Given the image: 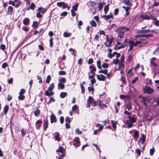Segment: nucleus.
Wrapping results in <instances>:
<instances>
[{"mask_svg":"<svg viewBox=\"0 0 159 159\" xmlns=\"http://www.w3.org/2000/svg\"><path fill=\"white\" fill-rule=\"evenodd\" d=\"M129 30V28L126 26H121L118 28L115 31L118 34V36L121 38L124 37V33Z\"/></svg>","mask_w":159,"mask_h":159,"instance_id":"nucleus-1","label":"nucleus"},{"mask_svg":"<svg viewBox=\"0 0 159 159\" xmlns=\"http://www.w3.org/2000/svg\"><path fill=\"white\" fill-rule=\"evenodd\" d=\"M148 84V83H147L143 87V92L144 93L151 94L154 92V90L152 89L147 85Z\"/></svg>","mask_w":159,"mask_h":159,"instance_id":"nucleus-2","label":"nucleus"},{"mask_svg":"<svg viewBox=\"0 0 159 159\" xmlns=\"http://www.w3.org/2000/svg\"><path fill=\"white\" fill-rule=\"evenodd\" d=\"M135 45H137L138 44L140 43H142V44H140L139 47H141L143 46V44H145L147 43H148L147 41H146L145 38L143 37V36L140 37L139 40V41H136L135 42Z\"/></svg>","mask_w":159,"mask_h":159,"instance_id":"nucleus-3","label":"nucleus"},{"mask_svg":"<svg viewBox=\"0 0 159 159\" xmlns=\"http://www.w3.org/2000/svg\"><path fill=\"white\" fill-rule=\"evenodd\" d=\"M38 12L36 14V16L38 18H40L42 17L41 13L44 14L46 11L45 8H43L42 7H39L38 9Z\"/></svg>","mask_w":159,"mask_h":159,"instance_id":"nucleus-4","label":"nucleus"},{"mask_svg":"<svg viewBox=\"0 0 159 159\" xmlns=\"http://www.w3.org/2000/svg\"><path fill=\"white\" fill-rule=\"evenodd\" d=\"M129 45L130 46L128 51H131L134 48V46H136L137 45H135V43L134 40H130L128 41Z\"/></svg>","mask_w":159,"mask_h":159,"instance_id":"nucleus-5","label":"nucleus"},{"mask_svg":"<svg viewBox=\"0 0 159 159\" xmlns=\"http://www.w3.org/2000/svg\"><path fill=\"white\" fill-rule=\"evenodd\" d=\"M74 143L73 145L76 147H78L80 146V142L78 138H75L73 140Z\"/></svg>","mask_w":159,"mask_h":159,"instance_id":"nucleus-6","label":"nucleus"},{"mask_svg":"<svg viewBox=\"0 0 159 159\" xmlns=\"http://www.w3.org/2000/svg\"><path fill=\"white\" fill-rule=\"evenodd\" d=\"M97 76L98 79L99 81H104L106 79L105 76L102 74L97 75Z\"/></svg>","mask_w":159,"mask_h":159,"instance_id":"nucleus-7","label":"nucleus"},{"mask_svg":"<svg viewBox=\"0 0 159 159\" xmlns=\"http://www.w3.org/2000/svg\"><path fill=\"white\" fill-rule=\"evenodd\" d=\"M54 94V93L53 92L48 89L46 91L45 93V95L48 97L51 96L53 95Z\"/></svg>","mask_w":159,"mask_h":159,"instance_id":"nucleus-8","label":"nucleus"},{"mask_svg":"<svg viewBox=\"0 0 159 159\" xmlns=\"http://www.w3.org/2000/svg\"><path fill=\"white\" fill-rule=\"evenodd\" d=\"M145 139L146 136L144 134H142L141 135V137L140 138L138 142H141V143L142 144H143L145 142Z\"/></svg>","mask_w":159,"mask_h":159,"instance_id":"nucleus-9","label":"nucleus"},{"mask_svg":"<svg viewBox=\"0 0 159 159\" xmlns=\"http://www.w3.org/2000/svg\"><path fill=\"white\" fill-rule=\"evenodd\" d=\"M113 16L112 15V13L111 12L108 15H104L102 16V17L104 18L106 20H108L111 18H112Z\"/></svg>","mask_w":159,"mask_h":159,"instance_id":"nucleus-10","label":"nucleus"},{"mask_svg":"<svg viewBox=\"0 0 159 159\" xmlns=\"http://www.w3.org/2000/svg\"><path fill=\"white\" fill-rule=\"evenodd\" d=\"M13 7L10 6L7 8V15H11L13 12Z\"/></svg>","mask_w":159,"mask_h":159,"instance_id":"nucleus-11","label":"nucleus"},{"mask_svg":"<svg viewBox=\"0 0 159 159\" xmlns=\"http://www.w3.org/2000/svg\"><path fill=\"white\" fill-rule=\"evenodd\" d=\"M51 123H52L54 122H56L57 120L55 116L53 114H52L50 118Z\"/></svg>","mask_w":159,"mask_h":159,"instance_id":"nucleus-12","label":"nucleus"},{"mask_svg":"<svg viewBox=\"0 0 159 159\" xmlns=\"http://www.w3.org/2000/svg\"><path fill=\"white\" fill-rule=\"evenodd\" d=\"M42 122L40 120H38L36 123V126L37 128L38 129L41 127Z\"/></svg>","mask_w":159,"mask_h":159,"instance_id":"nucleus-13","label":"nucleus"},{"mask_svg":"<svg viewBox=\"0 0 159 159\" xmlns=\"http://www.w3.org/2000/svg\"><path fill=\"white\" fill-rule=\"evenodd\" d=\"M55 140L58 141H60V139L59 138L60 134L58 132H56L55 133Z\"/></svg>","mask_w":159,"mask_h":159,"instance_id":"nucleus-14","label":"nucleus"},{"mask_svg":"<svg viewBox=\"0 0 159 159\" xmlns=\"http://www.w3.org/2000/svg\"><path fill=\"white\" fill-rule=\"evenodd\" d=\"M154 71L155 73L158 74L159 72V66L157 64L154 66Z\"/></svg>","mask_w":159,"mask_h":159,"instance_id":"nucleus-15","label":"nucleus"},{"mask_svg":"<svg viewBox=\"0 0 159 159\" xmlns=\"http://www.w3.org/2000/svg\"><path fill=\"white\" fill-rule=\"evenodd\" d=\"M128 118L129 119V120L131 123H133L136 121V119H135L134 117H131L130 116H129Z\"/></svg>","mask_w":159,"mask_h":159,"instance_id":"nucleus-16","label":"nucleus"},{"mask_svg":"<svg viewBox=\"0 0 159 159\" xmlns=\"http://www.w3.org/2000/svg\"><path fill=\"white\" fill-rule=\"evenodd\" d=\"M89 68L91 69L90 71L91 73H94V72L96 70V68L93 66H89Z\"/></svg>","mask_w":159,"mask_h":159,"instance_id":"nucleus-17","label":"nucleus"},{"mask_svg":"<svg viewBox=\"0 0 159 159\" xmlns=\"http://www.w3.org/2000/svg\"><path fill=\"white\" fill-rule=\"evenodd\" d=\"M23 23L25 25H28L29 23V19L27 18H25L23 20Z\"/></svg>","mask_w":159,"mask_h":159,"instance_id":"nucleus-18","label":"nucleus"},{"mask_svg":"<svg viewBox=\"0 0 159 159\" xmlns=\"http://www.w3.org/2000/svg\"><path fill=\"white\" fill-rule=\"evenodd\" d=\"M71 33L69 32H65L63 34V36L65 38L70 37L71 35Z\"/></svg>","mask_w":159,"mask_h":159,"instance_id":"nucleus-19","label":"nucleus"},{"mask_svg":"<svg viewBox=\"0 0 159 159\" xmlns=\"http://www.w3.org/2000/svg\"><path fill=\"white\" fill-rule=\"evenodd\" d=\"M124 2L127 6L131 7L132 6V4L130 2V0H124Z\"/></svg>","mask_w":159,"mask_h":159,"instance_id":"nucleus-20","label":"nucleus"},{"mask_svg":"<svg viewBox=\"0 0 159 159\" xmlns=\"http://www.w3.org/2000/svg\"><path fill=\"white\" fill-rule=\"evenodd\" d=\"M43 125L44 130H46L48 127V125L47 121L45 120L44 121Z\"/></svg>","mask_w":159,"mask_h":159,"instance_id":"nucleus-21","label":"nucleus"},{"mask_svg":"<svg viewBox=\"0 0 159 159\" xmlns=\"http://www.w3.org/2000/svg\"><path fill=\"white\" fill-rule=\"evenodd\" d=\"M142 36L144 38V37L146 38H145L146 41H147V39L149 38L150 37H152L153 36V35L152 34H144Z\"/></svg>","mask_w":159,"mask_h":159,"instance_id":"nucleus-22","label":"nucleus"},{"mask_svg":"<svg viewBox=\"0 0 159 159\" xmlns=\"http://www.w3.org/2000/svg\"><path fill=\"white\" fill-rule=\"evenodd\" d=\"M67 93L66 92H62L60 94V96L61 98H64L67 96Z\"/></svg>","mask_w":159,"mask_h":159,"instance_id":"nucleus-23","label":"nucleus"},{"mask_svg":"<svg viewBox=\"0 0 159 159\" xmlns=\"http://www.w3.org/2000/svg\"><path fill=\"white\" fill-rule=\"evenodd\" d=\"M112 42V40H110L108 42V44H107V42H106L104 44L105 45V46L106 47H110L111 46Z\"/></svg>","mask_w":159,"mask_h":159,"instance_id":"nucleus-24","label":"nucleus"},{"mask_svg":"<svg viewBox=\"0 0 159 159\" xmlns=\"http://www.w3.org/2000/svg\"><path fill=\"white\" fill-rule=\"evenodd\" d=\"M94 99L91 96H89L88 99L87 100V102H89L90 103H92L93 102Z\"/></svg>","mask_w":159,"mask_h":159,"instance_id":"nucleus-25","label":"nucleus"},{"mask_svg":"<svg viewBox=\"0 0 159 159\" xmlns=\"http://www.w3.org/2000/svg\"><path fill=\"white\" fill-rule=\"evenodd\" d=\"M90 24L92 26L94 27H96L97 26V24L94 20H92L89 22Z\"/></svg>","mask_w":159,"mask_h":159,"instance_id":"nucleus-26","label":"nucleus"},{"mask_svg":"<svg viewBox=\"0 0 159 159\" xmlns=\"http://www.w3.org/2000/svg\"><path fill=\"white\" fill-rule=\"evenodd\" d=\"M79 5V3H77L75 5H74L72 7V9L73 10H74L75 11H76L77 10V9L78 7V6Z\"/></svg>","mask_w":159,"mask_h":159,"instance_id":"nucleus-27","label":"nucleus"},{"mask_svg":"<svg viewBox=\"0 0 159 159\" xmlns=\"http://www.w3.org/2000/svg\"><path fill=\"white\" fill-rule=\"evenodd\" d=\"M9 107L8 105H6L4 108L3 111L4 114H6L8 110Z\"/></svg>","mask_w":159,"mask_h":159,"instance_id":"nucleus-28","label":"nucleus"},{"mask_svg":"<svg viewBox=\"0 0 159 159\" xmlns=\"http://www.w3.org/2000/svg\"><path fill=\"white\" fill-rule=\"evenodd\" d=\"M54 85L53 83L51 84L50 85L49 87L48 88V89L52 91L53 89H54Z\"/></svg>","mask_w":159,"mask_h":159,"instance_id":"nucleus-29","label":"nucleus"},{"mask_svg":"<svg viewBox=\"0 0 159 159\" xmlns=\"http://www.w3.org/2000/svg\"><path fill=\"white\" fill-rule=\"evenodd\" d=\"M108 5H106L104 7V11L105 15L107 14L108 11L109 10Z\"/></svg>","mask_w":159,"mask_h":159,"instance_id":"nucleus-30","label":"nucleus"},{"mask_svg":"<svg viewBox=\"0 0 159 159\" xmlns=\"http://www.w3.org/2000/svg\"><path fill=\"white\" fill-rule=\"evenodd\" d=\"M128 110L129 111L132 108V105L131 103H128L127 104L126 107Z\"/></svg>","mask_w":159,"mask_h":159,"instance_id":"nucleus-31","label":"nucleus"},{"mask_svg":"<svg viewBox=\"0 0 159 159\" xmlns=\"http://www.w3.org/2000/svg\"><path fill=\"white\" fill-rule=\"evenodd\" d=\"M155 21L153 22L154 24L157 26H159V20H157L156 18L154 19Z\"/></svg>","mask_w":159,"mask_h":159,"instance_id":"nucleus-32","label":"nucleus"},{"mask_svg":"<svg viewBox=\"0 0 159 159\" xmlns=\"http://www.w3.org/2000/svg\"><path fill=\"white\" fill-rule=\"evenodd\" d=\"M116 54H117V52H114L112 54L109 53L108 54V57L109 58H111L116 55Z\"/></svg>","mask_w":159,"mask_h":159,"instance_id":"nucleus-33","label":"nucleus"},{"mask_svg":"<svg viewBox=\"0 0 159 159\" xmlns=\"http://www.w3.org/2000/svg\"><path fill=\"white\" fill-rule=\"evenodd\" d=\"M35 7V4L34 3H31L30 5V8L32 10H34Z\"/></svg>","mask_w":159,"mask_h":159,"instance_id":"nucleus-34","label":"nucleus"},{"mask_svg":"<svg viewBox=\"0 0 159 159\" xmlns=\"http://www.w3.org/2000/svg\"><path fill=\"white\" fill-rule=\"evenodd\" d=\"M19 96L18 97V98L19 100H23L25 99V96L23 95L19 94Z\"/></svg>","mask_w":159,"mask_h":159,"instance_id":"nucleus-35","label":"nucleus"},{"mask_svg":"<svg viewBox=\"0 0 159 159\" xmlns=\"http://www.w3.org/2000/svg\"><path fill=\"white\" fill-rule=\"evenodd\" d=\"M111 122L113 128L115 129L116 127V121H114L113 120H112L111 121Z\"/></svg>","mask_w":159,"mask_h":159,"instance_id":"nucleus-36","label":"nucleus"},{"mask_svg":"<svg viewBox=\"0 0 159 159\" xmlns=\"http://www.w3.org/2000/svg\"><path fill=\"white\" fill-rule=\"evenodd\" d=\"M40 111L38 109H37L34 112V114L36 116H37L39 115L40 114Z\"/></svg>","mask_w":159,"mask_h":159,"instance_id":"nucleus-37","label":"nucleus"},{"mask_svg":"<svg viewBox=\"0 0 159 159\" xmlns=\"http://www.w3.org/2000/svg\"><path fill=\"white\" fill-rule=\"evenodd\" d=\"M150 65L151 66H154L157 64V63H155L154 61L152 59H150Z\"/></svg>","mask_w":159,"mask_h":159,"instance_id":"nucleus-38","label":"nucleus"},{"mask_svg":"<svg viewBox=\"0 0 159 159\" xmlns=\"http://www.w3.org/2000/svg\"><path fill=\"white\" fill-rule=\"evenodd\" d=\"M80 87L81 88V93L83 94L85 92V88L82 84H80Z\"/></svg>","mask_w":159,"mask_h":159,"instance_id":"nucleus-39","label":"nucleus"},{"mask_svg":"<svg viewBox=\"0 0 159 159\" xmlns=\"http://www.w3.org/2000/svg\"><path fill=\"white\" fill-rule=\"evenodd\" d=\"M97 66L99 69H101V62L100 60L98 61L97 62Z\"/></svg>","mask_w":159,"mask_h":159,"instance_id":"nucleus-40","label":"nucleus"},{"mask_svg":"<svg viewBox=\"0 0 159 159\" xmlns=\"http://www.w3.org/2000/svg\"><path fill=\"white\" fill-rule=\"evenodd\" d=\"M126 46V45L125 44V43H122V44L120 46H118L117 47H116L117 48V49H119L121 48H124V47H125Z\"/></svg>","mask_w":159,"mask_h":159,"instance_id":"nucleus-41","label":"nucleus"},{"mask_svg":"<svg viewBox=\"0 0 159 159\" xmlns=\"http://www.w3.org/2000/svg\"><path fill=\"white\" fill-rule=\"evenodd\" d=\"M119 62V60L118 59H114L112 63L116 65Z\"/></svg>","mask_w":159,"mask_h":159,"instance_id":"nucleus-42","label":"nucleus"},{"mask_svg":"<svg viewBox=\"0 0 159 159\" xmlns=\"http://www.w3.org/2000/svg\"><path fill=\"white\" fill-rule=\"evenodd\" d=\"M78 109V107L77 105H74L72 108V110L73 111H76Z\"/></svg>","mask_w":159,"mask_h":159,"instance_id":"nucleus-43","label":"nucleus"},{"mask_svg":"<svg viewBox=\"0 0 159 159\" xmlns=\"http://www.w3.org/2000/svg\"><path fill=\"white\" fill-rule=\"evenodd\" d=\"M51 79V77L50 75H48L47 76V79L46 80V82L49 84Z\"/></svg>","mask_w":159,"mask_h":159,"instance_id":"nucleus-44","label":"nucleus"},{"mask_svg":"<svg viewBox=\"0 0 159 159\" xmlns=\"http://www.w3.org/2000/svg\"><path fill=\"white\" fill-rule=\"evenodd\" d=\"M139 132L137 130H134V136L135 138H137L139 136Z\"/></svg>","mask_w":159,"mask_h":159,"instance_id":"nucleus-45","label":"nucleus"},{"mask_svg":"<svg viewBox=\"0 0 159 159\" xmlns=\"http://www.w3.org/2000/svg\"><path fill=\"white\" fill-rule=\"evenodd\" d=\"M65 87V85L64 84L61 83H59L58 84V87L60 88L61 89H63Z\"/></svg>","mask_w":159,"mask_h":159,"instance_id":"nucleus-46","label":"nucleus"},{"mask_svg":"<svg viewBox=\"0 0 159 159\" xmlns=\"http://www.w3.org/2000/svg\"><path fill=\"white\" fill-rule=\"evenodd\" d=\"M102 66L103 68H107L108 67L109 65L106 63H103L102 65Z\"/></svg>","mask_w":159,"mask_h":159,"instance_id":"nucleus-47","label":"nucleus"},{"mask_svg":"<svg viewBox=\"0 0 159 159\" xmlns=\"http://www.w3.org/2000/svg\"><path fill=\"white\" fill-rule=\"evenodd\" d=\"M26 132V130H25L24 129H22L21 130V135L23 137L24 136Z\"/></svg>","mask_w":159,"mask_h":159,"instance_id":"nucleus-48","label":"nucleus"},{"mask_svg":"<svg viewBox=\"0 0 159 159\" xmlns=\"http://www.w3.org/2000/svg\"><path fill=\"white\" fill-rule=\"evenodd\" d=\"M99 128L98 129V130H102L103 129V126L102 125L100 124H97L96 125V126H99Z\"/></svg>","mask_w":159,"mask_h":159,"instance_id":"nucleus-49","label":"nucleus"},{"mask_svg":"<svg viewBox=\"0 0 159 159\" xmlns=\"http://www.w3.org/2000/svg\"><path fill=\"white\" fill-rule=\"evenodd\" d=\"M65 121L66 122V123H70L71 122L70 118L69 117H67L66 118Z\"/></svg>","mask_w":159,"mask_h":159,"instance_id":"nucleus-50","label":"nucleus"},{"mask_svg":"<svg viewBox=\"0 0 159 159\" xmlns=\"http://www.w3.org/2000/svg\"><path fill=\"white\" fill-rule=\"evenodd\" d=\"M153 33L158 34L159 33V29H154L152 31Z\"/></svg>","mask_w":159,"mask_h":159,"instance_id":"nucleus-51","label":"nucleus"},{"mask_svg":"<svg viewBox=\"0 0 159 159\" xmlns=\"http://www.w3.org/2000/svg\"><path fill=\"white\" fill-rule=\"evenodd\" d=\"M64 4V2H58L57 3V5L59 7H61L62 6L63 4Z\"/></svg>","mask_w":159,"mask_h":159,"instance_id":"nucleus-52","label":"nucleus"},{"mask_svg":"<svg viewBox=\"0 0 159 159\" xmlns=\"http://www.w3.org/2000/svg\"><path fill=\"white\" fill-rule=\"evenodd\" d=\"M139 79V78L138 76L135 77L134 78L133 80L132 81V84L135 83Z\"/></svg>","mask_w":159,"mask_h":159,"instance_id":"nucleus-53","label":"nucleus"},{"mask_svg":"<svg viewBox=\"0 0 159 159\" xmlns=\"http://www.w3.org/2000/svg\"><path fill=\"white\" fill-rule=\"evenodd\" d=\"M109 121L108 119H107L104 121H102V122L103 123L104 125H106L108 123Z\"/></svg>","mask_w":159,"mask_h":159,"instance_id":"nucleus-54","label":"nucleus"},{"mask_svg":"<svg viewBox=\"0 0 159 159\" xmlns=\"http://www.w3.org/2000/svg\"><path fill=\"white\" fill-rule=\"evenodd\" d=\"M70 51H72V54L74 55V56L75 57L76 55V51L75 49H73L72 48L70 49Z\"/></svg>","mask_w":159,"mask_h":159,"instance_id":"nucleus-55","label":"nucleus"},{"mask_svg":"<svg viewBox=\"0 0 159 159\" xmlns=\"http://www.w3.org/2000/svg\"><path fill=\"white\" fill-rule=\"evenodd\" d=\"M66 72L64 71H60L59 72V74L60 75H64L66 74Z\"/></svg>","mask_w":159,"mask_h":159,"instance_id":"nucleus-56","label":"nucleus"},{"mask_svg":"<svg viewBox=\"0 0 159 159\" xmlns=\"http://www.w3.org/2000/svg\"><path fill=\"white\" fill-rule=\"evenodd\" d=\"M0 48L2 50H4L6 49V46L3 44H1L0 46Z\"/></svg>","mask_w":159,"mask_h":159,"instance_id":"nucleus-57","label":"nucleus"},{"mask_svg":"<svg viewBox=\"0 0 159 159\" xmlns=\"http://www.w3.org/2000/svg\"><path fill=\"white\" fill-rule=\"evenodd\" d=\"M153 54L155 55H158L159 54V51L157 49H156L153 52Z\"/></svg>","mask_w":159,"mask_h":159,"instance_id":"nucleus-58","label":"nucleus"},{"mask_svg":"<svg viewBox=\"0 0 159 159\" xmlns=\"http://www.w3.org/2000/svg\"><path fill=\"white\" fill-rule=\"evenodd\" d=\"M55 101V99L53 97L50 98V100L48 102V104H50L51 102H54Z\"/></svg>","mask_w":159,"mask_h":159,"instance_id":"nucleus-59","label":"nucleus"},{"mask_svg":"<svg viewBox=\"0 0 159 159\" xmlns=\"http://www.w3.org/2000/svg\"><path fill=\"white\" fill-rule=\"evenodd\" d=\"M154 152V150L153 148L152 149H151L150 150V155L151 156L153 154Z\"/></svg>","mask_w":159,"mask_h":159,"instance_id":"nucleus-60","label":"nucleus"},{"mask_svg":"<svg viewBox=\"0 0 159 159\" xmlns=\"http://www.w3.org/2000/svg\"><path fill=\"white\" fill-rule=\"evenodd\" d=\"M159 5V2H156L155 0H154V3L153 5V6L157 7Z\"/></svg>","mask_w":159,"mask_h":159,"instance_id":"nucleus-61","label":"nucleus"},{"mask_svg":"<svg viewBox=\"0 0 159 159\" xmlns=\"http://www.w3.org/2000/svg\"><path fill=\"white\" fill-rule=\"evenodd\" d=\"M38 25V23L37 21H34L32 25V27L34 28H36Z\"/></svg>","mask_w":159,"mask_h":159,"instance_id":"nucleus-62","label":"nucleus"},{"mask_svg":"<svg viewBox=\"0 0 159 159\" xmlns=\"http://www.w3.org/2000/svg\"><path fill=\"white\" fill-rule=\"evenodd\" d=\"M25 90L23 89H22L20 90L19 93V94L23 95L25 93Z\"/></svg>","mask_w":159,"mask_h":159,"instance_id":"nucleus-63","label":"nucleus"},{"mask_svg":"<svg viewBox=\"0 0 159 159\" xmlns=\"http://www.w3.org/2000/svg\"><path fill=\"white\" fill-rule=\"evenodd\" d=\"M13 79L12 78H11L7 80V83L9 84H12L13 83Z\"/></svg>","mask_w":159,"mask_h":159,"instance_id":"nucleus-64","label":"nucleus"}]
</instances>
